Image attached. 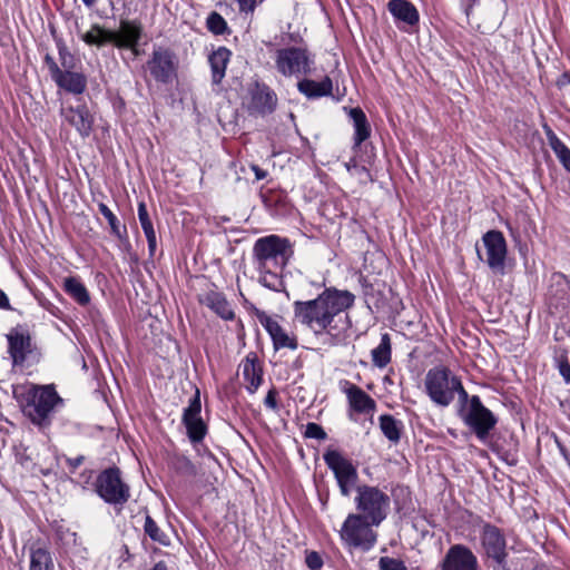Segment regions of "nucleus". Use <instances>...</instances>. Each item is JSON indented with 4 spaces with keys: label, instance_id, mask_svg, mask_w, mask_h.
Masks as SVG:
<instances>
[{
    "label": "nucleus",
    "instance_id": "nucleus-49",
    "mask_svg": "<svg viewBox=\"0 0 570 570\" xmlns=\"http://www.w3.org/2000/svg\"><path fill=\"white\" fill-rule=\"evenodd\" d=\"M83 460L85 458L82 455H78L77 458L68 459L67 462L72 469H77L82 464Z\"/></svg>",
    "mask_w": 570,
    "mask_h": 570
},
{
    "label": "nucleus",
    "instance_id": "nucleus-4",
    "mask_svg": "<svg viewBox=\"0 0 570 570\" xmlns=\"http://www.w3.org/2000/svg\"><path fill=\"white\" fill-rule=\"evenodd\" d=\"M292 255L289 240L278 235L261 237L253 246V262L257 271L284 269Z\"/></svg>",
    "mask_w": 570,
    "mask_h": 570
},
{
    "label": "nucleus",
    "instance_id": "nucleus-28",
    "mask_svg": "<svg viewBox=\"0 0 570 570\" xmlns=\"http://www.w3.org/2000/svg\"><path fill=\"white\" fill-rule=\"evenodd\" d=\"M55 82L58 87L75 95L82 94L87 87V79L85 75L69 70L62 71L60 77H58V79Z\"/></svg>",
    "mask_w": 570,
    "mask_h": 570
},
{
    "label": "nucleus",
    "instance_id": "nucleus-1",
    "mask_svg": "<svg viewBox=\"0 0 570 570\" xmlns=\"http://www.w3.org/2000/svg\"><path fill=\"white\" fill-rule=\"evenodd\" d=\"M354 303V295L335 287L325 288L316 298L293 303L294 321L315 335L337 330V318Z\"/></svg>",
    "mask_w": 570,
    "mask_h": 570
},
{
    "label": "nucleus",
    "instance_id": "nucleus-26",
    "mask_svg": "<svg viewBox=\"0 0 570 570\" xmlns=\"http://www.w3.org/2000/svg\"><path fill=\"white\" fill-rule=\"evenodd\" d=\"M354 127V147L361 146L371 135V127L366 115L360 107L350 108L347 110Z\"/></svg>",
    "mask_w": 570,
    "mask_h": 570
},
{
    "label": "nucleus",
    "instance_id": "nucleus-21",
    "mask_svg": "<svg viewBox=\"0 0 570 570\" xmlns=\"http://www.w3.org/2000/svg\"><path fill=\"white\" fill-rule=\"evenodd\" d=\"M244 381L247 383V391L253 394L263 382V370L258 363L257 355L249 353L239 365Z\"/></svg>",
    "mask_w": 570,
    "mask_h": 570
},
{
    "label": "nucleus",
    "instance_id": "nucleus-41",
    "mask_svg": "<svg viewBox=\"0 0 570 570\" xmlns=\"http://www.w3.org/2000/svg\"><path fill=\"white\" fill-rule=\"evenodd\" d=\"M305 436L309 439L325 440L327 435L320 424L309 422L306 424Z\"/></svg>",
    "mask_w": 570,
    "mask_h": 570
},
{
    "label": "nucleus",
    "instance_id": "nucleus-18",
    "mask_svg": "<svg viewBox=\"0 0 570 570\" xmlns=\"http://www.w3.org/2000/svg\"><path fill=\"white\" fill-rule=\"evenodd\" d=\"M277 105L276 94L264 83H255L249 91L247 110L249 115L265 117L272 114Z\"/></svg>",
    "mask_w": 570,
    "mask_h": 570
},
{
    "label": "nucleus",
    "instance_id": "nucleus-44",
    "mask_svg": "<svg viewBox=\"0 0 570 570\" xmlns=\"http://www.w3.org/2000/svg\"><path fill=\"white\" fill-rule=\"evenodd\" d=\"M45 63L50 71V76H51L52 80L56 81L58 79V77H60V75L62 73V70L58 67L55 59L49 55H46Z\"/></svg>",
    "mask_w": 570,
    "mask_h": 570
},
{
    "label": "nucleus",
    "instance_id": "nucleus-16",
    "mask_svg": "<svg viewBox=\"0 0 570 570\" xmlns=\"http://www.w3.org/2000/svg\"><path fill=\"white\" fill-rule=\"evenodd\" d=\"M481 543L485 554L491 558L499 567L504 568L507 559V541L502 531L490 523L483 525L481 533Z\"/></svg>",
    "mask_w": 570,
    "mask_h": 570
},
{
    "label": "nucleus",
    "instance_id": "nucleus-47",
    "mask_svg": "<svg viewBox=\"0 0 570 570\" xmlns=\"http://www.w3.org/2000/svg\"><path fill=\"white\" fill-rule=\"evenodd\" d=\"M239 11L242 12H253L256 7L255 0H237Z\"/></svg>",
    "mask_w": 570,
    "mask_h": 570
},
{
    "label": "nucleus",
    "instance_id": "nucleus-43",
    "mask_svg": "<svg viewBox=\"0 0 570 570\" xmlns=\"http://www.w3.org/2000/svg\"><path fill=\"white\" fill-rule=\"evenodd\" d=\"M558 370L567 384L570 383V363L564 354L557 357Z\"/></svg>",
    "mask_w": 570,
    "mask_h": 570
},
{
    "label": "nucleus",
    "instance_id": "nucleus-37",
    "mask_svg": "<svg viewBox=\"0 0 570 570\" xmlns=\"http://www.w3.org/2000/svg\"><path fill=\"white\" fill-rule=\"evenodd\" d=\"M283 269H269V271H258L259 272V283L272 291L278 292L283 287V279L279 274Z\"/></svg>",
    "mask_w": 570,
    "mask_h": 570
},
{
    "label": "nucleus",
    "instance_id": "nucleus-11",
    "mask_svg": "<svg viewBox=\"0 0 570 570\" xmlns=\"http://www.w3.org/2000/svg\"><path fill=\"white\" fill-rule=\"evenodd\" d=\"M29 395L31 399L29 415L37 424H41L55 406L62 402L53 385H32Z\"/></svg>",
    "mask_w": 570,
    "mask_h": 570
},
{
    "label": "nucleus",
    "instance_id": "nucleus-15",
    "mask_svg": "<svg viewBox=\"0 0 570 570\" xmlns=\"http://www.w3.org/2000/svg\"><path fill=\"white\" fill-rule=\"evenodd\" d=\"M485 248V263L495 273H503L508 254L507 242L500 230H489L482 236Z\"/></svg>",
    "mask_w": 570,
    "mask_h": 570
},
{
    "label": "nucleus",
    "instance_id": "nucleus-13",
    "mask_svg": "<svg viewBox=\"0 0 570 570\" xmlns=\"http://www.w3.org/2000/svg\"><path fill=\"white\" fill-rule=\"evenodd\" d=\"M60 116L63 122L73 127L82 138L90 136L95 117L88 106L80 99L75 105L68 101L62 102Z\"/></svg>",
    "mask_w": 570,
    "mask_h": 570
},
{
    "label": "nucleus",
    "instance_id": "nucleus-40",
    "mask_svg": "<svg viewBox=\"0 0 570 570\" xmlns=\"http://www.w3.org/2000/svg\"><path fill=\"white\" fill-rule=\"evenodd\" d=\"M380 570H407L404 562L391 557H381L379 560Z\"/></svg>",
    "mask_w": 570,
    "mask_h": 570
},
{
    "label": "nucleus",
    "instance_id": "nucleus-17",
    "mask_svg": "<svg viewBox=\"0 0 570 570\" xmlns=\"http://www.w3.org/2000/svg\"><path fill=\"white\" fill-rule=\"evenodd\" d=\"M440 570H479L476 556L464 544H453L440 563Z\"/></svg>",
    "mask_w": 570,
    "mask_h": 570
},
{
    "label": "nucleus",
    "instance_id": "nucleus-50",
    "mask_svg": "<svg viewBox=\"0 0 570 570\" xmlns=\"http://www.w3.org/2000/svg\"><path fill=\"white\" fill-rule=\"evenodd\" d=\"M252 169L257 180H262L267 176V173L256 165L252 166Z\"/></svg>",
    "mask_w": 570,
    "mask_h": 570
},
{
    "label": "nucleus",
    "instance_id": "nucleus-20",
    "mask_svg": "<svg viewBox=\"0 0 570 570\" xmlns=\"http://www.w3.org/2000/svg\"><path fill=\"white\" fill-rule=\"evenodd\" d=\"M9 354L13 365H21L31 351V338L28 333L12 330L8 335Z\"/></svg>",
    "mask_w": 570,
    "mask_h": 570
},
{
    "label": "nucleus",
    "instance_id": "nucleus-55",
    "mask_svg": "<svg viewBox=\"0 0 570 570\" xmlns=\"http://www.w3.org/2000/svg\"><path fill=\"white\" fill-rule=\"evenodd\" d=\"M476 254H478V257H479L480 259H482L481 252L479 250V248H478V247H476Z\"/></svg>",
    "mask_w": 570,
    "mask_h": 570
},
{
    "label": "nucleus",
    "instance_id": "nucleus-7",
    "mask_svg": "<svg viewBox=\"0 0 570 570\" xmlns=\"http://www.w3.org/2000/svg\"><path fill=\"white\" fill-rule=\"evenodd\" d=\"M373 525L366 518L357 513H350L343 522L340 537L348 547L368 551L376 542V533L372 529Z\"/></svg>",
    "mask_w": 570,
    "mask_h": 570
},
{
    "label": "nucleus",
    "instance_id": "nucleus-53",
    "mask_svg": "<svg viewBox=\"0 0 570 570\" xmlns=\"http://www.w3.org/2000/svg\"><path fill=\"white\" fill-rule=\"evenodd\" d=\"M83 4L88 8L92 7L97 0H82Z\"/></svg>",
    "mask_w": 570,
    "mask_h": 570
},
{
    "label": "nucleus",
    "instance_id": "nucleus-39",
    "mask_svg": "<svg viewBox=\"0 0 570 570\" xmlns=\"http://www.w3.org/2000/svg\"><path fill=\"white\" fill-rule=\"evenodd\" d=\"M207 29L214 35H224L228 27L226 20L216 11L208 14L206 19Z\"/></svg>",
    "mask_w": 570,
    "mask_h": 570
},
{
    "label": "nucleus",
    "instance_id": "nucleus-34",
    "mask_svg": "<svg viewBox=\"0 0 570 570\" xmlns=\"http://www.w3.org/2000/svg\"><path fill=\"white\" fill-rule=\"evenodd\" d=\"M372 362L383 368L391 362V340L387 333L383 334L379 346L372 350Z\"/></svg>",
    "mask_w": 570,
    "mask_h": 570
},
{
    "label": "nucleus",
    "instance_id": "nucleus-25",
    "mask_svg": "<svg viewBox=\"0 0 570 570\" xmlns=\"http://www.w3.org/2000/svg\"><path fill=\"white\" fill-rule=\"evenodd\" d=\"M389 11L395 20L414 26L419 22V12L416 8L407 0H390Z\"/></svg>",
    "mask_w": 570,
    "mask_h": 570
},
{
    "label": "nucleus",
    "instance_id": "nucleus-54",
    "mask_svg": "<svg viewBox=\"0 0 570 570\" xmlns=\"http://www.w3.org/2000/svg\"><path fill=\"white\" fill-rule=\"evenodd\" d=\"M472 9V6H470L469 8L465 9V14L469 16L470 14V11Z\"/></svg>",
    "mask_w": 570,
    "mask_h": 570
},
{
    "label": "nucleus",
    "instance_id": "nucleus-27",
    "mask_svg": "<svg viewBox=\"0 0 570 570\" xmlns=\"http://www.w3.org/2000/svg\"><path fill=\"white\" fill-rule=\"evenodd\" d=\"M232 52L226 47H219L213 51L208 60L212 68V81L215 85L220 83L225 77L227 63L229 61Z\"/></svg>",
    "mask_w": 570,
    "mask_h": 570
},
{
    "label": "nucleus",
    "instance_id": "nucleus-19",
    "mask_svg": "<svg viewBox=\"0 0 570 570\" xmlns=\"http://www.w3.org/2000/svg\"><path fill=\"white\" fill-rule=\"evenodd\" d=\"M256 316L261 325L269 334L275 350L285 347L291 350L297 348V340L294 336H289L276 320L263 311H258Z\"/></svg>",
    "mask_w": 570,
    "mask_h": 570
},
{
    "label": "nucleus",
    "instance_id": "nucleus-46",
    "mask_svg": "<svg viewBox=\"0 0 570 570\" xmlns=\"http://www.w3.org/2000/svg\"><path fill=\"white\" fill-rule=\"evenodd\" d=\"M264 404L272 410H277V391L275 389H271L267 392V395L265 396L264 400Z\"/></svg>",
    "mask_w": 570,
    "mask_h": 570
},
{
    "label": "nucleus",
    "instance_id": "nucleus-51",
    "mask_svg": "<svg viewBox=\"0 0 570 570\" xmlns=\"http://www.w3.org/2000/svg\"><path fill=\"white\" fill-rule=\"evenodd\" d=\"M150 570H168L165 561H158Z\"/></svg>",
    "mask_w": 570,
    "mask_h": 570
},
{
    "label": "nucleus",
    "instance_id": "nucleus-6",
    "mask_svg": "<svg viewBox=\"0 0 570 570\" xmlns=\"http://www.w3.org/2000/svg\"><path fill=\"white\" fill-rule=\"evenodd\" d=\"M357 514L366 518L375 527L380 525L387 517L390 510V497L374 485H358L354 499Z\"/></svg>",
    "mask_w": 570,
    "mask_h": 570
},
{
    "label": "nucleus",
    "instance_id": "nucleus-35",
    "mask_svg": "<svg viewBox=\"0 0 570 570\" xmlns=\"http://www.w3.org/2000/svg\"><path fill=\"white\" fill-rule=\"evenodd\" d=\"M98 208L100 214L108 220L111 234L119 240H125L127 245H129L126 226L120 225V222L118 220L116 215L109 209V207L106 204L100 203L98 205Z\"/></svg>",
    "mask_w": 570,
    "mask_h": 570
},
{
    "label": "nucleus",
    "instance_id": "nucleus-29",
    "mask_svg": "<svg viewBox=\"0 0 570 570\" xmlns=\"http://www.w3.org/2000/svg\"><path fill=\"white\" fill-rule=\"evenodd\" d=\"M63 291L79 305L87 306L90 303V294L83 283L75 276L63 279Z\"/></svg>",
    "mask_w": 570,
    "mask_h": 570
},
{
    "label": "nucleus",
    "instance_id": "nucleus-9",
    "mask_svg": "<svg viewBox=\"0 0 570 570\" xmlns=\"http://www.w3.org/2000/svg\"><path fill=\"white\" fill-rule=\"evenodd\" d=\"M324 462L333 472L340 492L347 498L358 487V472L352 461L345 458L340 451L328 449L323 454Z\"/></svg>",
    "mask_w": 570,
    "mask_h": 570
},
{
    "label": "nucleus",
    "instance_id": "nucleus-36",
    "mask_svg": "<svg viewBox=\"0 0 570 570\" xmlns=\"http://www.w3.org/2000/svg\"><path fill=\"white\" fill-rule=\"evenodd\" d=\"M145 533L155 542L161 546H169L170 540L168 535L158 527L155 520L150 515H146L144 524Z\"/></svg>",
    "mask_w": 570,
    "mask_h": 570
},
{
    "label": "nucleus",
    "instance_id": "nucleus-33",
    "mask_svg": "<svg viewBox=\"0 0 570 570\" xmlns=\"http://www.w3.org/2000/svg\"><path fill=\"white\" fill-rule=\"evenodd\" d=\"M380 429L384 436L393 442L397 443L401 439L402 422L396 420L390 414H383L379 417Z\"/></svg>",
    "mask_w": 570,
    "mask_h": 570
},
{
    "label": "nucleus",
    "instance_id": "nucleus-14",
    "mask_svg": "<svg viewBox=\"0 0 570 570\" xmlns=\"http://www.w3.org/2000/svg\"><path fill=\"white\" fill-rule=\"evenodd\" d=\"M202 402L199 390L190 397L187 407L183 412V424L186 428L187 436L191 443H200L207 434V425L200 416Z\"/></svg>",
    "mask_w": 570,
    "mask_h": 570
},
{
    "label": "nucleus",
    "instance_id": "nucleus-2",
    "mask_svg": "<svg viewBox=\"0 0 570 570\" xmlns=\"http://www.w3.org/2000/svg\"><path fill=\"white\" fill-rule=\"evenodd\" d=\"M144 33L142 23L138 19H121L117 30H108L99 24L83 33L81 39L90 46L102 47L112 45L118 49H130L138 55L137 47Z\"/></svg>",
    "mask_w": 570,
    "mask_h": 570
},
{
    "label": "nucleus",
    "instance_id": "nucleus-38",
    "mask_svg": "<svg viewBox=\"0 0 570 570\" xmlns=\"http://www.w3.org/2000/svg\"><path fill=\"white\" fill-rule=\"evenodd\" d=\"M171 468L183 476H196L195 464L185 455H175L170 461Z\"/></svg>",
    "mask_w": 570,
    "mask_h": 570
},
{
    "label": "nucleus",
    "instance_id": "nucleus-24",
    "mask_svg": "<svg viewBox=\"0 0 570 570\" xmlns=\"http://www.w3.org/2000/svg\"><path fill=\"white\" fill-rule=\"evenodd\" d=\"M350 407L357 413H371L375 410V401L355 384L346 389Z\"/></svg>",
    "mask_w": 570,
    "mask_h": 570
},
{
    "label": "nucleus",
    "instance_id": "nucleus-3",
    "mask_svg": "<svg viewBox=\"0 0 570 570\" xmlns=\"http://www.w3.org/2000/svg\"><path fill=\"white\" fill-rule=\"evenodd\" d=\"M426 394L439 406H449L459 396V403L466 400L465 391L459 376L445 366H435L428 371L424 380Z\"/></svg>",
    "mask_w": 570,
    "mask_h": 570
},
{
    "label": "nucleus",
    "instance_id": "nucleus-32",
    "mask_svg": "<svg viewBox=\"0 0 570 570\" xmlns=\"http://www.w3.org/2000/svg\"><path fill=\"white\" fill-rule=\"evenodd\" d=\"M30 570H55L50 552L38 546L30 547Z\"/></svg>",
    "mask_w": 570,
    "mask_h": 570
},
{
    "label": "nucleus",
    "instance_id": "nucleus-31",
    "mask_svg": "<svg viewBox=\"0 0 570 570\" xmlns=\"http://www.w3.org/2000/svg\"><path fill=\"white\" fill-rule=\"evenodd\" d=\"M544 131L549 141V146L556 154L563 168L570 173V149L558 138L551 128L544 127Z\"/></svg>",
    "mask_w": 570,
    "mask_h": 570
},
{
    "label": "nucleus",
    "instance_id": "nucleus-52",
    "mask_svg": "<svg viewBox=\"0 0 570 570\" xmlns=\"http://www.w3.org/2000/svg\"><path fill=\"white\" fill-rule=\"evenodd\" d=\"M122 551H124V553L121 554V558L124 560H127L130 557L128 547L127 546H122Z\"/></svg>",
    "mask_w": 570,
    "mask_h": 570
},
{
    "label": "nucleus",
    "instance_id": "nucleus-56",
    "mask_svg": "<svg viewBox=\"0 0 570 570\" xmlns=\"http://www.w3.org/2000/svg\"><path fill=\"white\" fill-rule=\"evenodd\" d=\"M564 77H567L570 82V73H566Z\"/></svg>",
    "mask_w": 570,
    "mask_h": 570
},
{
    "label": "nucleus",
    "instance_id": "nucleus-10",
    "mask_svg": "<svg viewBox=\"0 0 570 570\" xmlns=\"http://www.w3.org/2000/svg\"><path fill=\"white\" fill-rule=\"evenodd\" d=\"M275 66L285 77L306 75L311 71V59L303 48H283L275 53Z\"/></svg>",
    "mask_w": 570,
    "mask_h": 570
},
{
    "label": "nucleus",
    "instance_id": "nucleus-48",
    "mask_svg": "<svg viewBox=\"0 0 570 570\" xmlns=\"http://www.w3.org/2000/svg\"><path fill=\"white\" fill-rule=\"evenodd\" d=\"M0 309H11L7 294L0 289Z\"/></svg>",
    "mask_w": 570,
    "mask_h": 570
},
{
    "label": "nucleus",
    "instance_id": "nucleus-5",
    "mask_svg": "<svg viewBox=\"0 0 570 570\" xmlns=\"http://www.w3.org/2000/svg\"><path fill=\"white\" fill-rule=\"evenodd\" d=\"M458 415L462 422L484 442L498 423L497 416L483 405L479 395L469 396L459 403Z\"/></svg>",
    "mask_w": 570,
    "mask_h": 570
},
{
    "label": "nucleus",
    "instance_id": "nucleus-30",
    "mask_svg": "<svg viewBox=\"0 0 570 570\" xmlns=\"http://www.w3.org/2000/svg\"><path fill=\"white\" fill-rule=\"evenodd\" d=\"M138 218L144 230V234L147 238L149 256L153 257L157 248V237L153 222L147 210V206L144 202H140L138 204Z\"/></svg>",
    "mask_w": 570,
    "mask_h": 570
},
{
    "label": "nucleus",
    "instance_id": "nucleus-8",
    "mask_svg": "<svg viewBox=\"0 0 570 570\" xmlns=\"http://www.w3.org/2000/svg\"><path fill=\"white\" fill-rule=\"evenodd\" d=\"M97 494L108 504L122 507L130 498V488L121 479V472L112 466L101 471L95 482Z\"/></svg>",
    "mask_w": 570,
    "mask_h": 570
},
{
    "label": "nucleus",
    "instance_id": "nucleus-42",
    "mask_svg": "<svg viewBox=\"0 0 570 570\" xmlns=\"http://www.w3.org/2000/svg\"><path fill=\"white\" fill-rule=\"evenodd\" d=\"M305 563L311 570H320L323 567V559L316 551H307Z\"/></svg>",
    "mask_w": 570,
    "mask_h": 570
},
{
    "label": "nucleus",
    "instance_id": "nucleus-23",
    "mask_svg": "<svg viewBox=\"0 0 570 570\" xmlns=\"http://www.w3.org/2000/svg\"><path fill=\"white\" fill-rule=\"evenodd\" d=\"M199 302L210 308L223 320H233L235 316L223 293L209 291L200 296Z\"/></svg>",
    "mask_w": 570,
    "mask_h": 570
},
{
    "label": "nucleus",
    "instance_id": "nucleus-22",
    "mask_svg": "<svg viewBox=\"0 0 570 570\" xmlns=\"http://www.w3.org/2000/svg\"><path fill=\"white\" fill-rule=\"evenodd\" d=\"M297 89L308 99H317L321 97L331 96L333 91L332 79L326 76L321 81L312 79H303L298 81Z\"/></svg>",
    "mask_w": 570,
    "mask_h": 570
},
{
    "label": "nucleus",
    "instance_id": "nucleus-12",
    "mask_svg": "<svg viewBox=\"0 0 570 570\" xmlns=\"http://www.w3.org/2000/svg\"><path fill=\"white\" fill-rule=\"evenodd\" d=\"M147 69L151 77L160 83H170L177 78V61L175 53L167 48L153 50Z\"/></svg>",
    "mask_w": 570,
    "mask_h": 570
},
{
    "label": "nucleus",
    "instance_id": "nucleus-45",
    "mask_svg": "<svg viewBox=\"0 0 570 570\" xmlns=\"http://www.w3.org/2000/svg\"><path fill=\"white\" fill-rule=\"evenodd\" d=\"M59 56H60L61 66L66 70L71 71V69L75 67L72 55L69 53L65 48H61L59 50Z\"/></svg>",
    "mask_w": 570,
    "mask_h": 570
}]
</instances>
